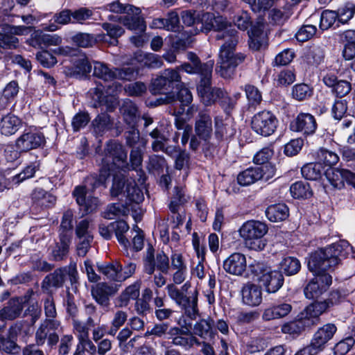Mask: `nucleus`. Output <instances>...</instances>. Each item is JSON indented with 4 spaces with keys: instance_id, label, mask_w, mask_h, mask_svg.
<instances>
[{
    "instance_id": "obj_48",
    "label": "nucleus",
    "mask_w": 355,
    "mask_h": 355,
    "mask_svg": "<svg viewBox=\"0 0 355 355\" xmlns=\"http://www.w3.org/2000/svg\"><path fill=\"white\" fill-rule=\"evenodd\" d=\"M280 267L286 275L292 276L300 270L301 263L296 257H286L282 260Z\"/></svg>"
},
{
    "instance_id": "obj_50",
    "label": "nucleus",
    "mask_w": 355,
    "mask_h": 355,
    "mask_svg": "<svg viewBox=\"0 0 355 355\" xmlns=\"http://www.w3.org/2000/svg\"><path fill=\"white\" fill-rule=\"evenodd\" d=\"M291 196L295 198H308L312 196V191L309 183L299 181L290 187Z\"/></svg>"
},
{
    "instance_id": "obj_18",
    "label": "nucleus",
    "mask_w": 355,
    "mask_h": 355,
    "mask_svg": "<svg viewBox=\"0 0 355 355\" xmlns=\"http://www.w3.org/2000/svg\"><path fill=\"white\" fill-rule=\"evenodd\" d=\"M46 142L45 137L42 132L28 131L24 132L15 141L18 150L27 152L42 146Z\"/></svg>"
},
{
    "instance_id": "obj_52",
    "label": "nucleus",
    "mask_w": 355,
    "mask_h": 355,
    "mask_svg": "<svg viewBox=\"0 0 355 355\" xmlns=\"http://www.w3.org/2000/svg\"><path fill=\"white\" fill-rule=\"evenodd\" d=\"M106 10L115 12V13H125L127 15H131V13H141L139 8L135 7L130 4H122L119 1H113L104 6Z\"/></svg>"
},
{
    "instance_id": "obj_14",
    "label": "nucleus",
    "mask_w": 355,
    "mask_h": 355,
    "mask_svg": "<svg viewBox=\"0 0 355 355\" xmlns=\"http://www.w3.org/2000/svg\"><path fill=\"white\" fill-rule=\"evenodd\" d=\"M317 128L315 116L306 112L299 113L290 123V129L292 131L300 132L305 136L313 135Z\"/></svg>"
},
{
    "instance_id": "obj_57",
    "label": "nucleus",
    "mask_w": 355,
    "mask_h": 355,
    "mask_svg": "<svg viewBox=\"0 0 355 355\" xmlns=\"http://www.w3.org/2000/svg\"><path fill=\"white\" fill-rule=\"evenodd\" d=\"M127 318L128 314L126 312L121 310L116 311L114 314L111 322V327L107 331V334L115 336L119 329L124 324Z\"/></svg>"
},
{
    "instance_id": "obj_41",
    "label": "nucleus",
    "mask_w": 355,
    "mask_h": 355,
    "mask_svg": "<svg viewBox=\"0 0 355 355\" xmlns=\"http://www.w3.org/2000/svg\"><path fill=\"white\" fill-rule=\"evenodd\" d=\"M123 196L130 201L135 203L142 202L144 198L142 190L137 185L135 181L132 179H127Z\"/></svg>"
},
{
    "instance_id": "obj_3",
    "label": "nucleus",
    "mask_w": 355,
    "mask_h": 355,
    "mask_svg": "<svg viewBox=\"0 0 355 355\" xmlns=\"http://www.w3.org/2000/svg\"><path fill=\"white\" fill-rule=\"evenodd\" d=\"M191 283L187 282L180 288L173 284H169L166 289L169 297L184 311V314L191 320H195L198 315V291L196 288L191 289Z\"/></svg>"
},
{
    "instance_id": "obj_59",
    "label": "nucleus",
    "mask_w": 355,
    "mask_h": 355,
    "mask_svg": "<svg viewBox=\"0 0 355 355\" xmlns=\"http://www.w3.org/2000/svg\"><path fill=\"white\" fill-rule=\"evenodd\" d=\"M318 162L322 165L331 166L335 165L339 160L338 155L332 151H329L324 148H320L317 152Z\"/></svg>"
},
{
    "instance_id": "obj_45",
    "label": "nucleus",
    "mask_w": 355,
    "mask_h": 355,
    "mask_svg": "<svg viewBox=\"0 0 355 355\" xmlns=\"http://www.w3.org/2000/svg\"><path fill=\"white\" fill-rule=\"evenodd\" d=\"M72 10L64 9L58 12H56L53 16V24L49 26V31H55L59 29L58 25L64 26L72 24Z\"/></svg>"
},
{
    "instance_id": "obj_55",
    "label": "nucleus",
    "mask_w": 355,
    "mask_h": 355,
    "mask_svg": "<svg viewBox=\"0 0 355 355\" xmlns=\"http://www.w3.org/2000/svg\"><path fill=\"white\" fill-rule=\"evenodd\" d=\"M19 46L18 38L8 30L0 31V49H14Z\"/></svg>"
},
{
    "instance_id": "obj_64",
    "label": "nucleus",
    "mask_w": 355,
    "mask_h": 355,
    "mask_svg": "<svg viewBox=\"0 0 355 355\" xmlns=\"http://www.w3.org/2000/svg\"><path fill=\"white\" fill-rule=\"evenodd\" d=\"M290 16L291 13L288 11L273 8L269 11L268 19L273 24L282 25L288 20Z\"/></svg>"
},
{
    "instance_id": "obj_17",
    "label": "nucleus",
    "mask_w": 355,
    "mask_h": 355,
    "mask_svg": "<svg viewBox=\"0 0 355 355\" xmlns=\"http://www.w3.org/2000/svg\"><path fill=\"white\" fill-rule=\"evenodd\" d=\"M324 174L327 181L334 189H342L345 182L355 187V174L349 170L329 168L325 171Z\"/></svg>"
},
{
    "instance_id": "obj_27",
    "label": "nucleus",
    "mask_w": 355,
    "mask_h": 355,
    "mask_svg": "<svg viewBox=\"0 0 355 355\" xmlns=\"http://www.w3.org/2000/svg\"><path fill=\"white\" fill-rule=\"evenodd\" d=\"M292 305L287 302L272 304L265 309L262 319L265 321L279 319L288 315L292 311Z\"/></svg>"
},
{
    "instance_id": "obj_32",
    "label": "nucleus",
    "mask_w": 355,
    "mask_h": 355,
    "mask_svg": "<svg viewBox=\"0 0 355 355\" xmlns=\"http://www.w3.org/2000/svg\"><path fill=\"white\" fill-rule=\"evenodd\" d=\"M214 67V61L210 60L203 64H193L191 63H184L178 69L181 68L185 72L189 73H198L200 76V79H203L207 76H212V71Z\"/></svg>"
},
{
    "instance_id": "obj_29",
    "label": "nucleus",
    "mask_w": 355,
    "mask_h": 355,
    "mask_svg": "<svg viewBox=\"0 0 355 355\" xmlns=\"http://www.w3.org/2000/svg\"><path fill=\"white\" fill-rule=\"evenodd\" d=\"M113 125V119L106 113L98 114L92 121V131L97 137L105 135L112 129Z\"/></svg>"
},
{
    "instance_id": "obj_63",
    "label": "nucleus",
    "mask_w": 355,
    "mask_h": 355,
    "mask_svg": "<svg viewBox=\"0 0 355 355\" xmlns=\"http://www.w3.org/2000/svg\"><path fill=\"white\" fill-rule=\"evenodd\" d=\"M187 202V198L184 191L182 188L176 187H175L174 194L171 198L169 209L172 213H176L178 211L179 207Z\"/></svg>"
},
{
    "instance_id": "obj_58",
    "label": "nucleus",
    "mask_w": 355,
    "mask_h": 355,
    "mask_svg": "<svg viewBox=\"0 0 355 355\" xmlns=\"http://www.w3.org/2000/svg\"><path fill=\"white\" fill-rule=\"evenodd\" d=\"M298 318L294 321L286 322L282 327V331L284 334H288L293 336H299L306 327L302 322L301 319Z\"/></svg>"
},
{
    "instance_id": "obj_43",
    "label": "nucleus",
    "mask_w": 355,
    "mask_h": 355,
    "mask_svg": "<svg viewBox=\"0 0 355 355\" xmlns=\"http://www.w3.org/2000/svg\"><path fill=\"white\" fill-rule=\"evenodd\" d=\"M143 149L144 148L139 146L132 148L130 154L131 166L132 168L137 171V173L139 175L140 178L139 181L141 182V184H143L145 181V174L141 169L137 170V168L141 166L143 162Z\"/></svg>"
},
{
    "instance_id": "obj_10",
    "label": "nucleus",
    "mask_w": 355,
    "mask_h": 355,
    "mask_svg": "<svg viewBox=\"0 0 355 355\" xmlns=\"http://www.w3.org/2000/svg\"><path fill=\"white\" fill-rule=\"evenodd\" d=\"M105 157L102 159V166L105 168L110 166V171L114 166L121 167L127 159V153L123 146L116 141H110L105 148Z\"/></svg>"
},
{
    "instance_id": "obj_21",
    "label": "nucleus",
    "mask_w": 355,
    "mask_h": 355,
    "mask_svg": "<svg viewBox=\"0 0 355 355\" xmlns=\"http://www.w3.org/2000/svg\"><path fill=\"white\" fill-rule=\"evenodd\" d=\"M76 200L80 207V209L87 214L94 211L99 205L97 198L92 196L89 193H87L86 188L76 187L73 192Z\"/></svg>"
},
{
    "instance_id": "obj_9",
    "label": "nucleus",
    "mask_w": 355,
    "mask_h": 355,
    "mask_svg": "<svg viewBox=\"0 0 355 355\" xmlns=\"http://www.w3.org/2000/svg\"><path fill=\"white\" fill-rule=\"evenodd\" d=\"M157 268L161 272L167 274L170 269L169 259L164 252L155 255V249L149 245L144 257V270L148 275H153Z\"/></svg>"
},
{
    "instance_id": "obj_51",
    "label": "nucleus",
    "mask_w": 355,
    "mask_h": 355,
    "mask_svg": "<svg viewBox=\"0 0 355 355\" xmlns=\"http://www.w3.org/2000/svg\"><path fill=\"white\" fill-rule=\"evenodd\" d=\"M102 28L107 32V35L110 37V40L108 42L113 46L117 45L119 37L125 33V30L122 26L112 23H103Z\"/></svg>"
},
{
    "instance_id": "obj_15",
    "label": "nucleus",
    "mask_w": 355,
    "mask_h": 355,
    "mask_svg": "<svg viewBox=\"0 0 355 355\" xmlns=\"http://www.w3.org/2000/svg\"><path fill=\"white\" fill-rule=\"evenodd\" d=\"M329 308L328 302H315L307 306L297 317L306 327H311L318 323L320 316Z\"/></svg>"
},
{
    "instance_id": "obj_37",
    "label": "nucleus",
    "mask_w": 355,
    "mask_h": 355,
    "mask_svg": "<svg viewBox=\"0 0 355 355\" xmlns=\"http://www.w3.org/2000/svg\"><path fill=\"white\" fill-rule=\"evenodd\" d=\"M120 112L125 124L133 125L137 123V107L136 105L129 99L123 101Z\"/></svg>"
},
{
    "instance_id": "obj_4",
    "label": "nucleus",
    "mask_w": 355,
    "mask_h": 355,
    "mask_svg": "<svg viewBox=\"0 0 355 355\" xmlns=\"http://www.w3.org/2000/svg\"><path fill=\"white\" fill-rule=\"evenodd\" d=\"M191 283L187 282L180 288L173 284H169L166 289L169 297L184 311V314L191 320H195L198 315V291L196 288L191 289Z\"/></svg>"
},
{
    "instance_id": "obj_61",
    "label": "nucleus",
    "mask_w": 355,
    "mask_h": 355,
    "mask_svg": "<svg viewBox=\"0 0 355 355\" xmlns=\"http://www.w3.org/2000/svg\"><path fill=\"white\" fill-rule=\"evenodd\" d=\"M92 15L93 11L86 7L72 10V24H84L86 21L92 19Z\"/></svg>"
},
{
    "instance_id": "obj_39",
    "label": "nucleus",
    "mask_w": 355,
    "mask_h": 355,
    "mask_svg": "<svg viewBox=\"0 0 355 355\" xmlns=\"http://www.w3.org/2000/svg\"><path fill=\"white\" fill-rule=\"evenodd\" d=\"M261 171L257 166L248 168L237 176V182L241 186H248L261 179Z\"/></svg>"
},
{
    "instance_id": "obj_54",
    "label": "nucleus",
    "mask_w": 355,
    "mask_h": 355,
    "mask_svg": "<svg viewBox=\"0 0 355 355\" xmlns=\"http://www.w3.org/2000/svg\"><path fill=\"white\" fill-rule=\"evenodd\" d=\"M111 227L112 228L119 242L126 247L129 244V241L124 236L129 230V225L124 220H118L111 223Z\"/></svg>"
},
{
    "instance_id": "obj_1",
    "label": "nucleus",
    "mask_w": 355,
    "mask_h": 355,
    "mask_svg": "<svg viewBox=\"0 0 355 355\" xmlns=\"http://www.w3.org/2000/svg\"><path fill=\"white\" fill-rule=\"evenodd\" d=\"M198 28V31H217L216 40H223L224 42L219 49L215 71L223 78H232L237 67L246 58L245 53L236 52L239 39L238 32L232 26H227V21L222 16H215L211 12L203 13L201 16L199 15Z\"/></svg>"
},
{
    "instance_id": "obj_62",
    "label": "nucleus",
    "mask_w": 355,
    "mask_h": 355,
    "mask_svg": "<svg viewBox=\"0 0 355 355\" xmlns=\"http://www.w3.org/2000/svg\"><path fill=\"white\" fill-rule=\"evenodd\" d=\"M92 71V64L85 56L78 58L74 62L73 75L76 76H86Z\"/></svg>"
},
{
    "instance_id": "obj_5",
    "label": "nucleus",
    "mask_w": 355,
    "mask_h": 355,
    "mask_svg": "<svg viewBox=\"0 0 355 355\" xmlns=\"http://www.w3.org/2000/svg\"><path fill=\"white\" fill-rule=\"evenodd\" d=\"M60 327V322L57 320H44L37 329L35 336V344H30L22 349V355H45L39 347L44 345L47 340V347L51 349L59 341L56 331Z\"/></svg>"
},
{
    "instance_id": "obj_8",
    "label": "nucleus",
    "mask_w": 355,
    "mask_h": 355,
    "mask_svg": "<svg viewBox=\"0 0 355 355\" xmlns=\"http://www.w3.org/2000/svg\"><path fill=\"white\" fill-rule=\"evenodd\" d=\"M278 125V119L270 111L263 110L257 113L252 119V130L263 137L272 135Z\"/></svg>"
},
{
    "instance_id": "obj_49",
    "label": "nucleus",
    "mask_w": 355,
    "mask_h": 355,
    "mask_svg": "<svg viewBox=\"0 0 355 355\" xmlns=\"http://www.w3.org/2000/svg\"><path fill=\"white\" fill-rule=\"evenodd\" d=\"M162 77L171 90L182 86V81L178 69H167L161 72Z\"/></svg>"
},
{
    "instance_id": "obj_53",
    "label": "nucleus",
    "mask_w": 355,
    "mask_h": 355,
    "mask_svg": "<svg viewBox=\"0 0 355 355\" xmlns=\"http://www.w3.org/2000/svg\"><path fill=\"white\" fill-rule=\"evenodd\" d=\"M71 42L81 48L92 47L96 42L94 35L87 33L79 32L71 37Z\"/></svg>"
},
{
    "instance_id": "obj_6",
    "label": "nucleus",
    "mask_w": 355,
    "mask_h": 355,
    "mask_svg": "<svg viewBox=\"0 0 355 355\" xmlns=\"http://www.w3.org/2000/svg\"><path fill=\"white\" fill-rule=\"evenodd\" d=\"M68 277L72 289L76 290V284L78 283V272L76 263L71 261L68 266L55 270L47 275L41 283V289L43 293L53 295L52 288L58 289L63 286Z\"/></svg>"
},
{
    "instance_id": "obj_11",
    "label": "nucleus",
    "mask_w": 355,
    "mask_h": 355,
    "mask_svg": "<svg viewBox=\"0 0 355 355\" xmlns=\"http://www.w3.org/2000/svg\"><path fill=\"white\" fill-rule=\"evenodd\" d=\"M211 76L200 79V83L197 87L201 101L206 106H209L217 101L227 98V93L223 89L211 87Z\"/></svg>"
},
{
    "instance_id": "obj_20",
    "label": "nucleus",
    "mask_w": 355,
    "mask_h": 355,
    "mask_svg": "<svg viewBox=\"0 0 355 355\" xmlns=\"http://www.w3.org/2000/svg\"><path fill=\"white\" fill-rule=\"evenodd\" d=\"M223 268L227 273L242 276L247 268L245 256L240 252L232 253L224 260Z\"/></svg>"
},
{
    "instance_id": "obj_19",
    "label": "nucleus",
    "mask_w": 355,
    "mask_h": 355,
    "mask_svg": "<svg viewBox=\"0 0 355 355\" xmlns=\"http://www.w3.org/2000/svg\"><path fill=\"white\" fill-rule=\"evenodd\" d=\"M194 130L196 136L208 142L213 134L211 117L207 110H201L198 112L196 119Z\"/></svg>"
},
{
    "instance_id": "obj_26",
    "label": "nucleus",
    "mask_w": 355,
    "mask_h": 355,
    "mask_svg": "<svg viewBox=\"0 0 355 355\" xmlns=\"http://www.w3.org/2000/svg\"><path fill=\"white\" fill-rule=\"evenodd\" d=\"M193 334L205 340H209L216 335L214 321L209 317L196 322L193 327Z\"/></svg>"
},
{
    "instance_id": "obj_7",
    "label": "nucleus",
    "mask_w": 355,
    "mask_h": 355,
    "mask_svg": "<svg viewBox=\"0 0 355 355\" xmlns=\"http://www.w3.org/2000/svg\"><path fill=\"white\" fill-rule=\"evenodd\" d=\"M268 230V228L266 223L259 220H250L241 225L239 233L247 248L260 251L263 250L266 246V241L263 238Z\"/></svg>"
},
{
    "instance_id": "obj_30",
    "label": "nucleus",
    "mask_w": 355,
    "mask_h": 355,
    "mask_svg": "<svg viewBox=\"0 0 355 355\" xmlns=\"http://www.w3.org/2000/svg\"><path fill=\"white\" fill-rule=\"evenodd\" d=\"M214 135L218 143L233 137L236 133L232 123L229 120L223 121L221 118L217 116L214 119Z\"/></svg>"
},
{
    "instance_id": "obj_56",
    "label": "nucleus",
    "mask_w": 355,
    "mask_h": 355,
    "mask_svg": "<svg viewBox=\"0 0 355 355\" xmlns=\"http://www.w3.org/2000/svg\"><path fill=\"white\" fill-rule=\"evenodd\" d=\"M336 13L338 20L342 24H346L355 14V4L349 1L346 2L336 11Z\"/></svg>"
},
{
    "instance_id": "obj_36",
    "label": "nucleus",
    "mask_w": 355,
    "mask_h": 355,
    "mask_svg": "<svg viewBox=\"0 0 355 355\" xmlns=\"http://www.w3.org/2000/svg\"><path fill=\"white\" fill-rule=\"evenodd\" d=\"M140 13H131V15H124L121 18V23L128 29L136 31L137 33H143L146 30L144 20L140 17Z\"/></svg>"
},
{
    "instance_id": "obj_2",
    "label": "nucleus",
    "mask_w": 355,
    "mask_h": 355,
    "mask_svg": "<svg viewBox=\"0 0 355 355\" xmlns=\"http://www.w3.org/2000/svg\"><path fill=\"white\" fill-rule=\"evenodd\" d=\"M352 250L348 241L341 240L311 254L308 268L315 277L304 289L306 298H318L328 289L332 283V277L326 271L334 270Z\"/></svg>"
},
{
    "instance_id": "obj_42",
    "label": "nucleus",
    "mask_w": 355,
    "mask_h": 355,
    "mask_svg": "<svg viewBox=\"0 0 355 355\" xmlns=\"http://www.w3.org/2000/svg\"><path fill=\"white\" fill-rule=\"evenodd\" d=\"M324 55L325 51L323 46L313 45L307 50L305 58L309 64L318 66L324 61Z\"/></svg>"
},
{
    "instance_id": "obj_40",
    "label": "nucleus",
    "mask_w": 355,
    "mask_h": 355,
    "mask_svg": "<svg viewBox=\"0 0 355 355\" xmlns=\"http://www.w3.org/2000/svg\"><path fill=\"white\" fill-rule=\"evenodd\" d=\"M71 239H66L64 236L59 237L58 242L51 251L52 259L56 261H62L67 257Z\"/></svg>"
},
{
    "instance_id": "obj_47",
    "label": "nucleus",
    "mask_w": 355,
    "mask_h": 355,
    "mask_svg": "<svg viewBox=\"0 0 355 355\" xmlns=\"http://www.w3.org/2000/svg\"><path fill=\"white\" fill-rule=\"evenodd\" d=\"M73 218V214L71 210H67L63 214L59 228V237L63 236L66 239H72Z\"/></svg>"
},
{
    "instance_id": "obj_31",
    "label": "nucleus",
    "mask_w": 355,
    "mask_h": 355,
    "mask_svg": "<svg viewBox=\"0 0 355 355\" xmlns=\"http://www.w3.org/2000/svg\"><path fill=\"white\" fill-rule=\"evenodd\" d=\"M98 271L102 273L107 279L116 282H121V270L122 266L118 261L112 263H97Z\"/></svg>"
},
{
    "instance_id": "obj_12",
    "label": "nucleus",
    "mask_w": 355,
    "mask_h": 355,
    "mask_svg": "<svg viewBox=\"0 0 355 355\" xmlns=\"http://www.w3.org/2000/svg\"><path fill=\"white\" fill-rule=\"evenodd\" d=\"M168 334V339L171 340L173 345L180 347L185 350L190 349L194 345H200V341L188 328L172 327Z\"/></svg>"
},
{
    "instance_id": "obj_24",
    "label": "nucleus",
    "mask_w": 355,
    "mask_h": 355,
    "mask_svg": "<svg viewBox=\"0 0 355 355\" xmlns=\"http://www.w3.org/2000/svg\"><path fill=\"white\" fill-rule=\"evenodd\" d=\"M243 302L250 306H259L262 302L261 288L254 284H245L241 290Z\"/></svg>"
},
{
    "instance_id": "obj_22",
    "label": "nucleus",
    "mask_w": 355,
    "mask_h": 355,
    "mask_svg": "<svg viewBox=\"0 0 355 355\" xmlns=\"http://www.w3.org/2000/svg\"><path fill=\"white\" fill-rule=\"evenodd\" d=\"M264 23L262 21H257L252 26L248 34L250 38L249 46L254 51H259L267 44V33L264 31Z\"/></svg>"
},
{
    "instance_id": "obj_44",
    "label": "nucleus",
    "mask_w": 355,
    "mask_h": 355,
    "mask_svg": "<svg viewBox=\"0 0 355 355\" xmlns=\"http://www.w3.org/2000/svg\"><path fill=\"white\" fill-rule=\"evenodd\" d=\"M140 282H136L128 286L119 296V306H125L131 300H136L139 295Z\"/></svg>"
},
{
    "instance_id": "obj_13",
    "label": "nucleus",
    "mask_w": 355,
    "mask_h": 355,
    "mask_svg": "<svg viewBox=\"0 0 355 355\" xmlns=\"http://www.w3.org/2000/svg\"><path fill=\"white\" fill-rule=\"evenodd\" d=\"M119 287V285L107 282L97 283L92 287V297L105 311H107L110 306V297L117 293Z\"/></svg>"
},
{
    "instance_id": "obj_16",
    "label": "nucleus",
    "mask_w": 355,
    "mask_h": 355,
    "mask_svg": "<svg viewBox=\"0 0 355 355\" xmlns=\"http://www.w3.org/2000/svg\"><path fill=\"white\" fill-rule=\"evenodd\" d=\"M258 276V280L265 287L268 293H275L283 286L284 279L282 272L264 269L261 271L260 275L257 270H252Z\"/></svg>"
},
{
    "instance_id": "obj_60",
    "label": "nucleus",
    "mask_w": 355,
    "mask_h": 355,
    "mask_svg": "<svg viewBox=\"0 0 355 355\" xmlns=\"http://www.w3.org/2000/svg\"><path fill=\"white\" fill-rule=\"evenodd\" d=\"M149 90L154 95L162 93H173L161 73L157 78L152 80Z\"/></svg>"
},
{
    "instance_id": "obj_35",
    "label": "nucleus",
    "mask_w": 355,
    "mask_h": 355,
    "mask_svg": "<svg viewBox=\"0 0 355 355\" xmlns=\"http://www.w3.org/2000/svg\"><path fill=\"white\" fill-rule=\"evenodd\" d=\"M126 145L132 148L138 146L145 148L147 141L145 139L140 137L139 130L136 125H128L124 133Z\"/></svg>"
},
{
    "instance_id": "obj_28",
    "label": "nucleus",
    "mask_w": 355,
    "mask_h": 355,
    "mask_svg": "<svg viewBox=\"0 0 355 355\" xmlns=\"http://www.w3.org/2000/svg\"><path fill=\"white\" fill-rule=\"evenodd\" d=\"M336 330L337 328L334 324H324L314 334L311 343L316 348L318 347L322 351L325 344L333 338Z\"/></svg>"
},
{
    "instance_id": "obj_25",
    "label": "nucleus",
    "mask_w": 355,
    "mask_h": 355,
    "mask_svg": "<svg viewBox=\"0 0 355 355\" xmlns=\"http://www.w3.org/2000/svg\"><path fill=\"white\" fill-rule=\"evenodd\" d=\"M21 120L12 113L2 114L0 118V132L5 136L15 134L21 127Z\"/></svg>"
},
{
    "instance_id": "obj_46",
    "label": "nucleus",
    "mask_w": 355,
    "mask_h": 355,
    "mask_svg": "<svg viewBox=\"0 0 355 355\" xmlns=\"http://www.w3.org/2000/svg\"><path fill=\"white\" fill-rule=\"evenodd\" d=\"M324 171V167L320 163H309L305 164L301 169L302 176L309 180H317Z\"/></svg>"
},
{
    "instance_id": "obj_38",
    "label": "nucleus",
    "mask_w": 355,
    "mask_h": 355,
    "mask_svg": "<svg viewBox=\"0 0 355 355\" xmlns=\"http://www.w3.org/2000/svg\"><path fill=\"white\" fill-rule=\"evenodd\" d=\"M94 76L104 82H112L116 80L115 68H110L107 64L101 62H94Z\"/></svg>"
},
{
    "instance_id": "obj_34",
    "label": "nucleus",
    "mask_w": 355,
    "mask_h": 355,
    "mask_svg": "<svg viewBox=\"0 0 355 355\" xmlns=\"http://www.w3.org/2000/svg\"><path fill=\"white\" fill-rule=\"evenodd\" d=\"M110 166L108 168L103 166L100 170L98 176L90 175L85 179V185L83 187L86 188L87 193L93 191L95 189L105 183L107 178L110 176Z\"/></svg>"
},
{
    "instance_id": "obj_23",
    "label": "nucleus",
    "mask_w": 355,
    "mask_h": 355,
    "mask_svg": "<svg viewBox=\"0 0 355 355\" xmlns=\"http://www.w3.org/2000/svg\"><path fill=\"white\" fill-rule=\"evenodd\" d=\"M23 299L12 298L6 306L0 309V331L4 327L5 320H12L18 318L23 310Z\"/></svg>"
},
{
    "instance_id": "obj_33",
    "label": "nucleus",
    "mask_w": 355,
    "mask_h": 355,
    "mask_svg": "<svg viewBox=\"0 0 355 355\" xmlns=\"http://www.w3.org/2000/svg\"><path fill=\"white\" fill-rule=\"evenodd\" d=\"M267 218L271 222H279L286 220L289 216L288 207L283 203L272 205L266 211Z\"/></svg>"
}]
</instances>
